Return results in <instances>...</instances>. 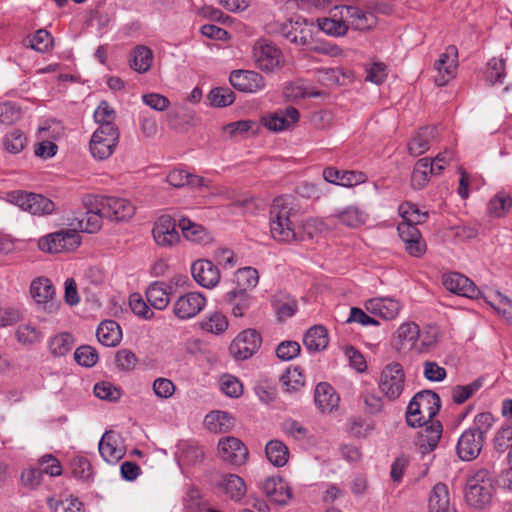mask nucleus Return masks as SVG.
<instances>
[{
	"label": "nucleus",
	"mask_w": 512,
	"mask_h": 512,
	"mask_svg": "<svg viewBox=\"0 0 512 512\" xmlns=\"http://www.w3.org/2000/svg\"><path fill=\"white\" fill-rule=\"evenodd\" d=\"M85 212L80 220L72 225L83 229L87 233H95L102 226L103 218L113 221L129 220L135 213L134 204L125 198L114 196L89 195L83 199Z\"/></svg>",
	"instance_id": "nucleus-1"
},
{
	"label": "nucleus",
	"mask_w": 512,
	"mask_h": 512,
	"mask_svg": "<svg viewBox=\"0 0 512 512\" xmlns=\"http://www.w3.org/2000/svg\"><path fill=\"white\" fill-rule=\"evenodd\" d=\"M300 213L295 199L291 196L275 198L269 210L270 233L274 240L282 243L305 240L300 231Z\"/></svg>",
	"instance_id": "nucleus-2"
},
{
	"label": "nucleus",
	"mask_w": 512,
	"mask_h": 512,
	"mask_svg": "<svg viewBox=\"0 0 512 512\" xmlns=\"http://www.w3.org/2000/svg\"><path fill=\"white\" fill-rule=\"evenodd\" d=\"M85 219L83 213H73L66 218V224L70 229H61L54 233H50L38 240V247L41 251L47 253L71 252L81 244V236L79 231L85 232L83 229L72 225L80 220Z\"/></svg>",
	"instance_id": "nucleus-3"
},
{
	"label": "nucleus",
	"mask_w": 512,
	"mask_h": 512,
	"mask_svg": "<svg viewBox=\"0 0 512 512\" xmlns=\"http://www.w3.org/2000/svg\"><path fill=\"white\" fill-rule=\"evenodd\" d=\"M440 409L439 396L430 390L418 392L409 402L406 421L411 427H421L431 421Z\"/></svg>",
	"instance_id": "nucleus-4"
},
{
	"label": "nucleus",
	"mask_w": 512,
	"mask_h": 512,
	"mask_svg": "<svg viewBox=\"0 0 512 512\" xmlns=\"http://www.w3.org/2000/svg\"><path fill=\"white\" fill-rule=\"evenodd\" d=\"M494 487L488 470L480 469L467 479L465 499L469 506L481 509L492 499Z\"/></svg>",
	"instance_id": "nucleus-5"
},
{
	"label": "nucleus",
	"mask_w": 512,
	"mask_h": 512,
	"mask_svg": "<svg viewBox=\"0 0 512 512\" xmlns=\"http://www.w3.org/2000/svg\"><path fill=\"white\" fill-rule=\"evenodd\" d=\"M378 387L388 400L398 399L405 387V374L402 366L397 362L386 365L379 376Z\"/></svg>",
	"instance_id": "nucleus-6"
},
{
	"label": "nucleus",
	"mask_w": 512,
	"mask_h": 512,
	"mask_svg": "<svg viewBox=\"0 0 512 512\" xmlns=\"http://www.w3.org/2000/svg\"><path fill=\"white\" fill-rule=\"evenodd\" d=\"M120 138L119 129L97 128L90 139L89 150L97 160L109 158L115 151Z\"/></svg>",
	"instance_id": "nucleus-7"
},
{
	"label": "nucleus",
	"mask_w": 512,
	"mask_h": 512,
	"mask_svg": "<svg viewBox=\"0 0 512 512\" xmlns=\"http://www.w3.org/2000/svg\"><path fill=\"white\" fill-rule=\"evenodd\" d=\"M8 200L33 215H49L55 209L54 203L43 195L20 190L9 193Z\"/></svg>",
	"instance_id": "nucleus-8"
},
{
	"label": "nucleus",
	"mask_w": 512,
	"mask_h": 512,
	"mask_svg": "<svg viewBox=\"0 0 512 512\" xmlns=\"http://www.w3.org/2000/svg\"><path fill=\"white\" fill-rule=\"evenodd\" d=\"M206 297L197 291L180 295L172 305V312L179 320H189L197 316L206 306Z\"/></svg>",
	"instance_id": "nucleus-9"
},
{
	"label": "nucleus",
	"mask_w": 512,
	"mask_h": 512,
	"mask_svg": "<svg viewBox=\"0 0 512 512\" xmlns=\"http://www.w3.org/2000/svg\"><path fill=\"white\" fill-rule=\"evenodd\" d=\"M261 343L260 334L254 329H247L231 342L229 352L236 360H246L259 350Z\"/></svg>",
	"instance_id": "nucleus-10"
},
{
	"label": "nucleus",
	"mask_w": 512,
	"mask_h": 512,
	"mask_svg": "<svg viewBox=\"0 0 512 512\" xmlns=\"http://www.w3.org/2000/svg\"><path fill=\"white\" fill-rule=\"evenodd\" d=\"M326 220L350 229H357L368 222L369 213L363 207L351 204L335 209Z\"/></svg>",
	"instance_id": "nucleus-11"
},
{
	"label": "nucleus",
	"mask_w": 512,
	"mask_h": 512,
	"mask_svg": "<svg viewBox=\"0 0 512 512\" xmlns=\"http://www.w3.org/2000/svg\"><path fill=\"white\" fill-rule=\"evenodd\" d=\"M218 455L221 460L235 466H241L248 459V449L244 443L233 436L223 437L218 441Z\"/></svg>",
	"instance_id": "nucleus-12"
},
{
	"label": "nucleus",
	"mask_w": 512,
	"mask_h": 512,
	"mask_svg": "<svg viewBox=\"0 0 512 512\" xmlns=\"http://www.w3.org/2000/svg\"><path fill=\"white\" fill-rule=\"evenodd\" d=\"M251 57L256 64H284L286 62L281 48L267 38H259L253 43Z\"/></svg>",
	"instance_id": "nucleus-13"
},
{
	"label": "nucleus",
	"mask_w": 512,
	"mask_h": 512,
	"mask_svg": "<svg viewBox=\"0 0 512 512\" xmlns=\"http://www.w3.org/2000/svg\"><path fill=\"white\" fill-rule=\"evenodd\" d=\"M153 238L160 247H173L180 242L175 221L169 215L157 219L152 229Z\"/></svg>",
	"instance_id": "nucleus-14"
},
{
	"label": "nucleus",
	"mask_w": 512,
	"mask_h": 512,
	"mask_svg": "<svg viewBox=\"0 0 512 512\" xmlns=\"http://www.w3.org/2000/svg\"><path fill=\"white\" fill-rule=\"evenodd\" d=\"M443 286L450 292L470 299H477L481 295L475 284L463 274L450 272L443 275Z\"/></svg>",
	"instance_id": "nucleus-15"
},
{
	"label": "nucleus",
	"mask_w": 512,
	"mask_h": 512,
	"mask_svg": "<svg viewBox=\"0 0 512 512\" xmlns=\"http://www.w3.org/2000/svg\"><path fill=\"white\" fill-rule=\"evenodd\" d=\"M194 280L204 288H214L220 282L221 275L218 267L210 260L199 259L191 265Z\"/></svg>",
	"instance_id": "nucleus-16"
},
{
	"label": "nucleus",
	"mask_w": 512,
	"mask_h": 512,
	"mask_svg": "<svg viewBox=\"0 0 512 512\" xmlns=\"http://www.w3.org/2000/svg\"><path fill=\"white\" fill-rule=\"evenodd\" d=\"M229 80L235 89L247 93H255L265 86L262 75L252 70H235L231 72Z\"/></svg>",
	"instance_id": "nucleus-17"
},
{
	"label": "nucleus",
	"mask_w": 512,
	"mask_h": 512,
	"mask_svg": "<svg viewBox=\"0 0 512 512\" xmlns=\"http://www.w3.org/2000/svg\"><path fill=\"white\" fill-rule=\"evenodd\" d=\"M399 237L405 244L406 251L413 257H420L426 251V244L418 228L411 223L401 222L397 227Z\"/></svg>",
	"instance_id": "nucleus-18"
},
{
	"label": "nucleus",
	"mask_w": 512,
	"mask_h": 512,
	"mask_svg": "<svg viewBox=\"0 0 512 512\" xmlns=\"http://www.w3.org/2000/svg\"><path fill=\"white\" fill-rule=\"evenodd\" d=\"M484 438L470 429H466L458 439L456 450L460 459L470 461L481 452Z\"/></svg>",
	"instance_id": "nucleus-19"
},
{
	"label": "nucleus",
	"mask_w": 512,
	"mask_h": 512,
	"mask_svg": "<svg viewBox=\"0 0 512 512\" xmlns=\"http://www.w3.org/2000/svg\"><path fill=\"white\" fill-rule=\"evenodd\" d=\"M342 11H344L348 28L364 31L375 27L377 24V17L372 11L348 5H344Z\"/></svg>",
	"instance_id": "nucleus-20"
},
{
	"label": "nucleus",
	"mask_w": 512,
	"mask_h": 512,
	"mask_svg": "<svg viewBox=\"0 0 512 512\" xmlns=\"http://www.w3.org/2000/svg\"><path fill=\"white\" fill-rule=\"evenodd\" d=\"M325 181L343 187H353L367 181V176L361 171L339 170L327 167L323 171Z\"/></svg>",
	"instance_id": "nucleus-21"
},
{
	"label": "nucleus",
	"mask_w": 512,
	"mask_h": 512,
	"mask_svg": "<svg viewBox=\"0 0 512 512\" xmlns=\"http://www.w3.org/2000/svg\"><path fill=\"white\" fill-rule=\"evenodd\" d=\"M365 308L370 314L379 316L384 320H392L398 316L401 304L398 300L390 297H377L367 300Z\"/></svg>",
	"instance_id": "nucleus-22"
},
{
	"label": "nucleus",
	"mask_w": 512,
	"mask_h": 512,
	"mask_svg": "<svg viewBox=\"0 0 512 512\" xmlns=\"http://www.w3.org/2000/svg\"><path fill=\"white\" fill-rule=\"evenodd\" d=\"M342 9H344V5L335 6L330 11L329 17L319 18L317 20L319 29L327 35L335 37L345 35L348 30V24L344 13H342Z\"/></svg>",
	"instance_id": "nucleus-23"
},
{
	"label": "nucleus",
	"mask_w": 512,
	"mask_h": 512,
	"mask_svg": "<svg viewBox=\"0 0 512 512\" xmlns=\"http://www.w3.org/2000/svg\"><path fill=\"white\" fill-rule=\"evenodd\" d=\"M98 448L102 458L111 464L117 463L125 454L120 436L112 431L102 436Z\"/></svg>",
	"instance_id": "nucleus-24"
},
{
	"label": "nucleus",
	"mask_w": 512,
	"mask_h": 512,
	"mask_svg": "<svg viewBox=\"0 0 512 512\" xmlns=\"http://www.w3.org/2000/svg\"><path fill=\"white\" fill-rule=\"evenodd\" d=\"M255 302L256 298L250 293L233 289L224 295V303L234 317H244Z\"/></svg>",
	"instance_id": "nucleus-25"
},
{
	"label": "nucleus",
	"mask_w": 512,
	"mask_h": 512,
	"mask_svg": "<svg viewBox=\"0 0 512 512\" xmlns=\"http://www.w3.org/2000/svg\"><path fill=\"white\" fill-rule=\"evenodd\" d=\"M299 120V112L294 107H289L285 111L275 112L262 117L263 125L274 132L288 129Z\"/></svg>",
	"instance_id": "nucleus-26"
},
{
	"label": "nucleus",
	"mask_w": 512,
	"mask_h": 512,
	"mask_svg": "<svg viewBox=\"0 0 512 512\" xmlns=\"http://www.w3.org/2000/svg\"><path fill=\"white\" fill-rule=\"evenodd\" d=\"M262 490L270 501L280 505L287 504L291 499L290 487L282 478H267L263 482Z\"/></svg>",
	"instance_id": "nucleus-27"
},
{
	"label": "nucleus",
	"mask_w": 512,
	"mask_h": 512,
	"mask_svg": "<svg viewBox=\"0 0 512 512\" xmlns=\"http://www.w3.org/2000/svg\"><path fill=\"white\" fill-rule=\"evenodd\" d=\"M429 512H456L451 503L449 489L444 483H437L432 488L428 498Z\"/></svg>",
	"instance_id": "nucleus-28"
},
{
	"label": "nucleus",
	"mask_w": 512,
	"mask_h": 512,
	"mask_svg": "<svg viewBox=\"0 0 512 512\" xmlns=\"http://www.w3.org/2000/svg\"><path fill=\"white\" fill-rule=\"evenodd\" d=\"M420 336L419 326L415 322L402 323L394 336V343L399 351H409L416 347Z\"/></svg>",
	"instance_id": "nucleus-29"
},
{
	"label": "nucleus",
	"mask_w": 512,
	"mask_h": 512,
	"mask_svg": "<svg viewBox=\"0 0 512 512\" xmlns=\"http://www.w3.org/2000/svg\"><path fill=\"white\" fill-rule=\"evenodd\" d=\"M282 33L287 40L299 46H307L312 42V26L307 24L305 20H297L286 24Z\"/></svg>",
	"instance_id": "nucleus-30"
},
{
	"label": "nucleus",
	"mask_w": 512,
	"mask_h": 512,
	"mask_svg": "<svg viewBox=\"0 0 512 512\" xmlns=\"http://www.w3.org/2000/svg\"><path fill=\"white\" fill-rule=\"evenodd\" d=\"M423 426L424 428L419 432L418 444L422 453H429L438 445L442 435V425L439 421L431 420Z\"/></svg>",
	"instance_id": "nucleus-31"
},
{
	"label": "nucleus",
	"mask_w": 512,
	"mask_h": 512,
	"mask_svg": "<svg viewBox=\"0 0 512 512\" xmlns=\"http://www.w3.org/2000/svg\"><path fill=\"white\" fill-rule=\"evenodd\" d=\"M173 287L164 282H154L146 290L147 302L157 310L165 309L170 303Z\"/></svg>",
	"instance_id": "nucleus-32"
},
{
	"label": "nucleus",
	"mask_w": 512,
	"mask_h": 512,
	"mask_svg": "<svg viewBox=\"0 0 512 512\" xmlns=\"http://www.w3.org/2000/svg\"><path fill=\"white\" fill-rule=\"evenodd\" d=\"M314 400L322 412H332L338 407L339 396L328 383H319L315 388Z\"/></svg>",
	"instance_id": "nucleus-33"
},
{
	"label": "nucleus",
	"mask_w": 512,
	"mask_h": 512,
	"mask_svg": "<svg viewBox=\"0 0 512 512\" xmlns=\"http://www.w3.org/2000/svg\"><path fill=\"white\" fill-rule=\"evenodd\" d=\"M99 342L106 347L118 345L122 339V331L119 324L113 320L101 322L96 332Z\"/></svg>",
	"instance_id": "nucleus-34"
},
{
	"label": "nucleus",
	"mask_w": 512,
	"mask_h": 512,
	"mask_svg": "<svg viewBox=\"0 0 512 512\" xmlns=\"http://www.w3.org/2000/svg\"><path fill=\"white\" fill-rule=\"evenodd\" d=\"M204 424L213 433H226L234 427V418L225 411H212L205 416Z\"/></svg>",
	"instance_id": "nucleus-35"
},
{
	"label": "nucleus",
	"mask_w": 512,
	"mask_h": 512,
	"mask_svg": "<svg viewBox=\"0 0 512 512\" xmlns=\"http://www.w3.org/2000/svg\"><path fill=\"white\" fill-rule=\"evenodd\" d=\"M436 136L435 127L421 128L408 144V151L413 156H420L428 151L431 141Z\"/></svg>",
	"instance_id": "nucleus-36"
},
{
	"label": "nucleus",
	"mask_w": 512,
	"mask_h": 512,
	"mask_svg": "<svg viewBox=\"0 0 512 512\" xmlns=\"http://www.w3.org/2000/svg\"><path fill=\"white\" fill-rule=\"evenodd\" d=\"M179 227L185 239L198 244H206L211 241L209 232L201 225L196 224L189 219L179 220Z\"/></svg>",
	"instance_id": "nucleus-37"
},
{
	"label": "nucleus",
	"mask_w": 512,
	"mask_h": 512,
	"mask_svg": "<svg viewBox=\"0 0 512 512\" xmlns=\"http://www.w3.org/2000/svg\"><path fill=\"white\" fill-rule=\"evenodd\" d=\"M303 343L311 352L324 350L329 343L327 329L322 325L311 327L305 334Z\"/></svg>",
	"instance_id": "nucleus-38"
},
{
	"label": "nucleus",
	"mask_w": 512,
	"mask_h": 512,
	"mask_svg": "<svg viewBox=\"0 0 512 512\" xmlns=\"http://www.w3.org/2000/svg\"><path fill=\"white\" fill-rule=\"evenodd\" d=\"M167 182L176 188L190 185L193 187L207 186L206 180L203 177L188 173L182 169H174L167 175Z\"/></svg>",
	"instance_id": "nucleus-39"
},
{
	"label": "nucleus",
	"mask_w": 512,
	"mask_h": 512,
	"mask_svg": "<svg viewBox=\"0 0 512 512\" xmlns=\"http://www.w3.org/2000/svg\"><path fill=\"white\" fill-rule=\"evenodd\" d=\"M30 293L37 303L46 304L53 299L55 288L50 279L46 277H38L34 279L30 286Z\"/></svg>",
	"instance_id": "nucleus-40"
},
{
	"label": "nucleus",
	"mask_w": 512,
	"mask_h": 512,
	"mask_svg": "<svg viewBox=\"0 0 512 512\" xmlns=\"http://www.w3.org/2000/svg\"><path fill=\"white\" fill-rule=\"evenodd\" d=\"M266 457L275 467H283L289 459V449L280 440H271L265 447Z\"/></svg>",
	"instance_id": "nucleus-41"
},
{
	"label": "nucleus",
	"mask_w": 512,
	"mask_h": 512,
	"mask_svg": "<svg viewBox=\"0 0 512 512\" xmlns=\"http://www.w3.org/2000/svg\"><path fill=\"white\" fill-rule=\"evenodd\" d=\"M235 282L233 290L249 293L259 282L258 271L253 267L240 268L235 273Z\"/></svg>",
	"instance_id": "nucleus-42"
},
{
	"label": "nucleus",
	"mask_w": 512,
	"mask_h": 512,
	"mask_svg": "<svg viewBox=\"0 0 512 512\" xmlns=\"http://www.w3.org/2000/svg\"><path fill=\"white\" fill-rule=\"evenodd\" d=\"M200 326L206 332L219 335L227 330L228 320L223 313L214 311L205 316L200 322Z\"/></svg>",
	"instance_id": "nucleus-43"
},
{
	"label": "nucleus",
	"mask_w": 512,
	"mask_h": 512,
	"mask_svg": "<svg viewBox=\"0 0 512 512\" xmlns=\"http://www.w3.org/2000/svg\"><path fill=\"white\" fill-rule=\"evenodd\" d=\"M430 172V159L422 158L418 160L414 166L411 185L414 189H422L429 181Z\"/></svg>",
	"instance_id": "nucleus-44"
},
{
	"label": "nucleus",
	"mask_w": 512,
	"mask_h": 512,
	"mask_svg": "<svg viewBox=\"0 0 512 512\" xmlns=\"http://www.w3.org/2000/svg\"><path fill=\"white\" fill-rule=\"evenodd\" d=\"M115 117L114 109L106 101L100 102L94 111V120L99 124L98 128L118 129L114 124Z\"/></svg>",
	"instance_id": "nucleus-45"
},
{
	"label": "nucleus",
	"mask_w": 512,
	"mask_h": 512,
	"mask_svg": "<svg viewBox=\"0 0 512 512\" xmlns=\"http://www.w3.org/2000/svg\"><path fill=\"white\" fill-rule=\"evenodd\" d=\"M15 335L17 341L23 345H32L42 339L41 331L35 325L30 323L19 325Z\"/></svg>",
	"instance_id": "nucleus-46"
},
{
	"label": "nucleus",
	"mask_w": 512,
	"mask_h": 512,
	"mask_svg": "<svg viewBox=\"0 0 512 512\" xmlns=\"http://www.w3.org/2000/svg\"><path fill=\"white\" fill-rule=\"evenodd\" d=\"M73 344L74 340L71 334L61 333L50 340L49 349L55 356H64L72 349Z\"/></svg>",
	"instance_id": "nucleus-47"
},
{
	"label": "nucleus",
	"mask_w": 512,
	"mask_h": 512,
	"mask_svg": "<svg viewBox=\"0 0 512 512\" xmlns=\"http://www.w3.org/2000/svg\"><path fill=\"white\" fill-rule=\"evenodd\" d=\"M53 43L51 34L45 29L37 30L33 35L28 37L27 45L33 50L44 53L47 52Z\"/></svg>",
	"instance_id": "nucleus-48"
},
{
	"label": "nucleus",
	"mask_w": 512,
	"mask_h": 512,
	"mask_svg": "<svg viewBox=\"0 0 512 512\" xmlns=\"http://www.w3.org/2000/svg\"><path fill=\"white\" fill-rule=\"evenodd\" d=\"M399 213L403 218V222L411 223L416 226L423 223L428 217L427 212H422L415 204L404 203L399 207Z\"/></svg>",
	"instance_id": "nucleus-49"
},
{
	"label": "nucleus",
	"mask_w": 512,
	"mask_h": 512,
	"mask_svg": "<svg viewBox=\"0 0 512 512\" xmlns=\"http://www.w3.org/2000/svg\"><path fill=\"white\" fill-rule=\"evenodd\" d=\"M224 487L226 493L229 494L230 497L235 501L242 499L246 493V485L244 480L234 474H229L225 477Z\"/></svg>",
	"instance_id": "nucleus-50"
},
{
	"label": "nucleus",
	"mask_w": 512,
	"mask_h": 512,
	"mask_svg": "<svg viewBox=\"0 0 512 512\" xmlns=\"http://www.w3.org/2000/svg\"><path fill=\"white\" fill-rule=\"evenodd\" d=\"M512 207V198L504 193H499L488 203V210L494 217L504 216Z\"/></svg>",
	"instance_id": "nucleus-51"
},
{
	"label": "nucleus",
	"mask_w": 512,
	"mask_h": 512,
	"mask_svg": "<svg viewBox=\"0 0 512 512\" xmlns=\"http://www.w3.org/2000/svg\"><path fill=\"white\" fill-rule=\"evenodd\" d=\"M208 100L211 106L226 107L235 100V95L229 88L218 87L210 91Z\"/></svg>",
	"instance_id": "nucleus-52"
},
{
	"label": "nucleus",
	"mask_w": 512,
	"mask_h": 512,
	"mask_svg": "<svg viewBox=\"0 0 512 512\" xmlns=\"http://www.w3.org/2000/svg\"><path fill=\"white\" fill-rule=\"evenodd\" d=\"M129 305L133 313L144 319L151 320L154 318L153 310L147 305L146 301L138 293H133L129 297Z\"/></svg>",
	"instance_id": "nucleus-53"
},
{
	"label": "nucleus",
	"mask_w": 512,
	"mask_h": 512,
	"mask_svg": "<svg viewBox=\"0 0 512 512\" xmlns=\"http://www.w3.org/2000/svg\"><path fill=\"white\" fill-rule=\"evenodd\" d=\"M488 303L505 320L512 322V302L507 296L497 292Z\"/></svg>",
	"instance_id": "nucleus-54"
},
{
	"label": "nucleus",
	"mask_w": 512,
	"mask_h": 512,
	"mask_svg": "<svg viewBox=\"0 0 512 512\" xmlns=\"http://www.w3.org/2000/svg\"><path fill=\"white\" fill-rule=\"evenodd\" d=\"M3 145L10 153H20L26 146V137L21 131L13 130L5 135Z\"/></svg>",
	"instance_id": "nucleus-55"
},
{
	"label": "nucleus",
	"mask_w": 512,
	"mask_h": 512,
	"mask_svg": "<svg viewBox=\"0 0 512 512\" xmlns=\"http://www.w3.org/2000/svg\"><path fill=\"white\" fill-rule=\"evenodd\" d=\"M482 386L481 380H476L468 385H458L452 390V399L457 404H462L473 396Z\"/></svg>",
	"instance_id": "nucleus-56"
},
{
	"label": "nucleus",
	"mask_w": 512,
	"mask_h": 512,
	"mask_svg": "<svg viewBox=\"0 0 512 512\" xmlns=\"http://www.w3.org/2000/svg\"><path fill=\"white\" fill-rule=\"evenodd\" d=\"M512 447V424H504L501 426V428L497 431L495 437H494V449L499 452L503 453L508 448L511 449Z\"/></svg>",
	"instance_id": "nucleus-57"
},
{
	"label": "nucleus",
	"mask_w": 512,
	"mask_h": 512,
	"mask_svg": "<svg viewBox=\"0 0 512 512\" xmlns=\"http://www.w3.org/2000/svg\"><path fill=\"white\" fill-rule=\"evenodd\" d=\"M281 381L286 391H297L305 384V377L298 368L288 369Z\"/></svg>",
	"instance_id": "nucleus-58"
},
{
	"label": "nucleus",
	"mask_w": 512,
	"mask_h": 512,
	"mask_svg": "<svg viewBox=\"0 0 512 512\" xmlns=\"http://www.w3.org/2000/svg\"><path fill=\"white\" fill-rule=\"evenodd\" d=\"M21 117L20 107L13 102H4L0 104V124L12 125Z\"/></svg>",
	"instance_id": "nucleus-59"
},
{
	"label": "nucleus",
	"mask_w": 512,
	"mask_h": 512,
	"mask_svg": "<svg viewBox=\"0 0 512 512\" xmlns=\"http://www.w3.org/2000/svg\"><path fill=\"white\" fill-rule=\"evenodd\" d=\"M364 403V411L368 414L375 415L382 411L383 399L373 391H364L361 396Z\"/></svg>",
	"instance_id": "nucleus-60"
},
{
	"label": "nucleus",
	"mask_w": 512,
	"mask_h": 512,
	"mask_svg": "<svg viewBox=\"0 0 512 512\" xmlns=\"http://www.w3.org/2000/svg\"><path fill=\"white\" fill-rule=\"evenodd\" d=\"M457 66H432L430 76L437 86L446 85L456 75Z\"/></svg>",
	"instance_id": "nucleus-61"
},
{
	"label": "nucleus",
	"mask_w": 512,
	"mask_h": 512,
	"mask_svg": "<svg viewBox=\"0 0 512 512\" xmlns=\"http://www.w3.org/2000/svg\"><path fill=\"white\" fill-rule=\"evenodd\" d=\"M493 423V415L490 412H483L475 416L473 425L468 429L485 438L486 433L491 429Z\"/></svg>",
	"instance_id": "nucleus-62"
},
{
	"label": "nucleus",
	"mask_w": 512,
	"mask_h": 512,
	"mask_svg": "<svg viewBox=\"0 0 512 512\" xmlns=\"http://www.w3.org/2000/svg\"><path fill=\"white\" fill-rule=\"evenodd\" d=\"M76 362L85 367H92L97 363L98 354L96 350L91 346H80L74 353Z\"/></svg>",
	"instance_id": "nucleus-63"
},
{
	"label": "nucleus",
	"mask_w": 512,
	"mask_h": 512,
	"mask_svg": "<svg viewBox=\"0 0 512 512\" xmlns=\"http://www.w3.org/2000/svg\"><path fill=\"white\" fill-rule=\"evenodd\" d=\"M300 350L298 342L287 340L277 346L276 355L282 361H290L299 355Z\"/></svg>",
	"instance_id": "nucleus-64"
}]
</instances>
